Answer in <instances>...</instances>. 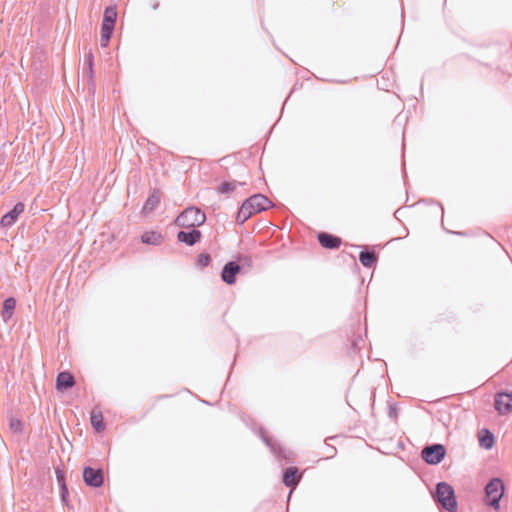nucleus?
I'll list each match as a JSON object with an SVG mask.
<instances>
[{
    "mask_svg": "<svg viewBox=\"0 0 512 512\" xmlns=\"http://www.w3.org/2000/svg\"><path fill=\"white\" fill-rule=\"evenodd\" d=\"M495 409L500 414H507L512 411V391L497 393L495 396Z\"/></svg>",
    "mask_w": 512,
    "mask_h": 512,
    "instance_id": "nucleus-8",
    "label": "nucleus"
},
{
    "mask_svg": "<svg viewBox=\"0 0 512 512\" xmlns=\"http://www.w3.org/2000/svg\"><path fill=\"white\" fill-rule=\"evenodd\" d=\"M433 499L441 509L448 512H457V500L454 489L446 482H439L436 485Z\"/></svg>",
    "mask_w": 512,
    "mask_h": 512,
    "instance_id": "nucleus-2",
    "label": "nucleus"
},
{
    "mask_svg": "<svg viewBox=\"0 0 512 512\" xmlns=\"http://www.w3.org/2000/svg\"><path fill=\"white\" fill-rule=\"evenodd\" d=\"M55 473H56L57 482L59 484L60 491H61V498H62L63 501H66V497L68 495V489H67V486L65 484L64 472L61 471L59 468H57Z\"/></svg>",
    "mask_w": 512,
    "mask_h": 512,
    "instance_id": "nucleus-23",
    "label": "nucleus"
},
{
    "mask_svg": "<svg viewBox=\"0 0 512 512\" xmlns=\"http://www.w3.org/2000/svg\"><path fill=\"white\" fill-rule=\"evenodd\" d=\"M241 271V266L235 262L230 261L226 263L221 272V279L228 285H232L236 282V276Z\"/></svg>",
    "mask_w": 512,
    "mask_h": 512,
    "instance_id": "nucleus-7",
    "label": "nucleus"
},
{
    "mask_svg": "<svg viewBox=\"0 0 512 512\" xmlns=\"http://www.w3.org/2000/svg\"><path fill=\"white\" fill-rule=\"evenodd\" d=\"M91 425L96 432H102L105 429L102 412L98 409H93L90 417Z\"/></svg>",
    "mask_w": 512,
    "mask_h": 512,
    "instance_id": "nucleus-18",
    "label": "nucleus"
},
{
    "mask_svg": "<svg viewBox=\"0 0 512 512\" xmlns=\"http://www.w3.org/2000/svg\"><path fill=\"white\" fill-rule=\"evenodd\" d=\"M24 204L18 202L12 210L4 214L1 218L0 224L2 227L12 226L18 219L19 215L24 211Z\"/></svg>",
    "mask_w": 512,
    "mask_h": 512,
    "instance_id": "nucleus-10",
    "label": "nucleus"
},
{
    "mask_svg": "<svg viewBox=\"0 0 512 512\" xmlns=\"http://www.w3.org/2000/svg\"><path fill=\"white\" fill-rule=\"evenodd\" d=\"M301 479L296 467H288L283 473V483L285 486L295 488Z\"/></svg>",
    "mask_w": 512,
    "mask_h": 512,
    "instance_id": "nucleus-14",
    "label": "nucleus"
},
{
    "mask_svg": "<svg viewBox=\"0 0 512 512\" xmlns=\"http://www.w3.org/2000/svg\"><path fill=\"white\" fill-rule=\"evenodd\" d=\"M353 346H354V347H357V346H358V344H357V342H356V341H354V342H353Z\"/></svg>",
    "mask_w": 512,
    "mask_h": 512,
    "instance_id": "nucleus-29",
    "label": "nucleus"
},
{
    "mask_svg": "<svg viewBox=\"0 0 512 512\" xmlns=\"http://www.w3.org/2000/svg\"><path fill=\"white\" fill-rule=\"evenodd\" d=\"M94 57L92 51L89 50L84 56V64L82 69L83 77L88 78V83L94 85V71H93Z\"/></svg>",
    "mask_w": 512,
    "mask_h": 512,
    "instance_id": "nucleus-12",
    "label": "nucleus"
},
{
    "mask_svg": "<svg viewBox=\"0 0 512 512\" xmlns=\"http://www.w3.org/2000/svg\"><path fill=\"white\" fill-rule=\"evenodd\" d=\"M83 479L88 486L100 487L104 481L103 472L101 469L85 467L83 470Z\"/></svg>",
    "mask_w": 512,
    "mask_h": 512,
    "instance_id": "nucleus-6",
    "label": "nucleus"
},
{
    "mask_svg": "<svg viewBox=\"0 0 512 512\" xmlns=\"http://www.w3.org/2000/svg\"><path fill=\"white\" fill-rule=\"evenodd\" d=\"M201 232L195 228L190 231H179L177 234V239L180 242L185 243L186 245L192 246L200 241Z\"/></svg>",
    "mask_w": 512,
    "mask_h": 512,
    "instance_id": "nucleus-11",
    "label": "nucleus"
},
{
    "mask_svg": "<svg viewBox=\"0 0 512 512\" xmlns=\"http://www.w3.org/2000/svg\"><path fill=\"white\" fill-rule=\"evenodd\" d=\"M504 484L500 478H493L485 486V502L494 509H499V502L504 494Z\"/></svg>",
    "mask_w": 512,
    "mask_h": 512,
    "instance_id": "nucleus-4",
    "label": "nucleus"
},
{
    "mask_svg": "<svg viewBox=\"0 0 512 512\" xmlns=\"http://www.w3.org/2000/svg\"><path fill=\"white\" fill-rule=\"evenodd\" d=\"M75 384L74 377L69 372H60L56 379V388L58 390H67Z\"/></svg>",
    "mask_w": 512,
    "mask_h": 512,
    "instance_id": "nucleus-15",
    "label": "nucleus"
},
{
    "mask_svg": "<svg viewBox=\"0 0 512 512\" xmlns=\"http://www.w3.org/2000/svg\"><path fill=\"white\" fill-rule=\"evenodd\" d=\"M261 438L265 444L270 448L271 452L277 457L286 460H290V451L280 446L275 440L267 436L263 431L261 432Z\"/></svg>",
    "mask_w": 512,
    "mask_h": 512,
    "instance_id": "nucleus-9",
    "label": "nucleus"
},
{
    "mask_svg": "<svg viewBox=\"0 0 512 512\" xmlns=\"http://www.w3.org/2000/svg\"><path fill=\"white\" fill-rule=\"evenodd\" d=\"M206 221L205 213L197 207H188L180 213L175 223L183 228H195L202 225Z\"/></svg>",
    "mask_w": 512,
    "mask_h": 512,
    "instance_id": "nucleus-3",
    "label": "nucleus"
},
{
    "mask_svg": "<svg viewBox=\"0 0 512 512\" xmlns=\"http://www.w3.org/2000/svg\"><path fill=\"white\" fill-rule=\"evenodd\" d=\"M159 203H160V197L158 195V192L154 191L152 194L149 195V197L145 201L142 212L144 214L151 213L153 210L156 209V207L159 205Z\"/></svg>",
    "mask_w": 512,
    "mask_h": 512,
    "instance_id": "nucleus-19",
    "label": "nucleus"
},
{
    "mask_svg": "<svg viewBox=\"0 0 512 512\" xmlns=\"http://www.w3.org/2000/svg\"><path fill=\"white\" fill-rule=\"evenodd\" d=\"M271 205V201L263 194H255L246 199L241 205L237 215L236 221L239 224L246 222L252 215L260 213Z\"/></svg>",
    "mask_w": 512,
    "mask_h": 512,
    "instance_id": "nucleus-1",
    "label": "nucleus"
},
{
    "mask_svg": "<svg viewBox=\"0 0 512 512\" xmlns=\"http://www.w3.org/2000/svg\"><path fill=\"white\" fill-rule=\"evenodd\" d=\"M481 447L490 449L494 444V436L489 430H485V435H481L479 438Z\"/></svg>",
    "mask_w": 512,
    "mask_h": 512,
    "instance_id": "nucleus-24",
    "label": "nucleus"
},
{
    "mask_svg": "<svg viewBox=\"0 0 512 512\" xmlns=\"http://www.w3.org/2000/svg\"><path fill=\"white\" fill-rule=\"evenodd\" d=\"M318 241L324 248L336 249L341 244V239L332 234L321 232L318 234Z\"/></svg>",
    "mask_w": 512,
    "mask_h": 512,
    "instance_id": "nucleus-13",
    "label": "nucleus"
},
{
    "mask_svg": "<svg viewBox=\"0 0 512 512\" xmlns=\"http://www.w3.org/2000/svg\"><path fill=\"white\" fill-rule=\"evenodd\" d=\"M389 417L390 418H396L397 417V410L395 407H390L389 409Z\"/></svg>",
    "mask_w": 512,
    "mask_h": 512,
    "instance_id": "nucleus-27",
    "label": "nucleus"
},
{
    "mask_svg": "<svg viewBox=\"0 0 512 512\" xmlns=\"http://www.w3.org/2000/svg\"><path fill=\"white\" fill-rule=\"evenodd\" d=\"M114 26L108 24H101V47H106L112 37Z\"/></svg>",
    "mask_w": 512,
    "mask_h": 512,
    "instance_id": "nucleus-21",
    "label": "nucleus"
},
{
    "mask_svg": "<svg viewBox=\"0 0 512 512\" xmlns=\"http://www.w3.org/2000/svg\"><path fill=\"white\" fill-rule=\"evenodd\" d=\"M20 425H21V423H20V421H18V420H17L15 423H14V422H11V427H12L13 429H17V428H18V426H20Z\"/></svg>",
    "mask_w": 512,
    "mask_h": 512,
    "instance_id": "nucleus-28",
    "label": "nucleus"
},
{
    "mask_svg": "<svg viewBox=\"0 0 512 512\" xmlns=\"http://www.w3.org/2000/svg\"><path fill=\"white\" fill-rule=\"evenodd\" d=\"M15 307L16 300L13 297H9L4 300L1 310V317L5 323H7L12 318Z\"/></svg>",
    "mask_w": 512,
    "mask_h": 512,
    "instance_id": "nucleus-16",
    "label": "nucleus"
},
{
    "mask_svg": "<svg viewBox=\"0 0 512 512\" xmlns=\"http://www.w3.org/2000/svg\"><path fill=\"white\" fill-rule=\"evenodd\" d=\"M360 263L367 268H370L377 261V255L374 251L363 250L359 254Z\"/></svg>",
    "mask_w": 512,
    "mask_h": 512,
    "instance_id": "nucleus-20",
    "label": "nucleus"
},
{
    "mask_svg": "<svg viewBox=\"0 0 512 512\" xmlns=\"http://www.w3.org/2000/svg\"><path fill=\"white\" fill-rule=\"evenodd\" d=\"M236 182H223L219 187V192L222 194H227L235 190Z\"/></svg>",
    "mask_w": 512,
    "mask_h": 512,
    "instance_id": "nucleus-25",
    "label": "nucleus"
},
{
    "mask_svg": "<svg viewBox=\"0 0 512 512\" xmlns=\"http://www.w3.org/2000/svg\"><path fill=\"white\" fill-rule=\"evenodd\" d=\"M117 19V9L115 6H109L105 9L102 23L115 26Z\"/></svg>",
    "mask_w": 512,
    "mask_h": 512,
    "instance_id": "nucleus-22",
    "label": "nucleus"
},
{
    "mask_svg": "<svg viewBox=\"0 0 512 512\" xmlns=\"http://www.w3.org/2000/svg\"><path fill=\"white\" fill-rule=\"evenodd\" d=\"M210 262H211V256L207 253H202L197 258V264L200 267H206L210 264Z\"/></svg>",
    "mask_w": 512,
    "mask_h": 512,
    "instance_id": "nucleus-26",
    "label": "nucleus"
},
{
    "mask_svg": "<svg viewBox=\"0 0 512 512\" xmlns=\"http://www.w3.org/2000/svg\"><path fill=\"white\" fill-rule=\"evenodd\" d=\"M141 241L144 244L158 246L163 241V236L158 231H147L142 234Z\"/></svg>",
    "mask_w": 512,
    "mask_h": 512,
    "instance_id": "nucleus-17",
    "label": "nucleus"
},
{
    "mask_svg": "<svg viewBox=\"0 0 512 512\" xmlns=\"http://www.w3.org/2000/svg\"><path fill=\"white\" fill-rule=\"evenodd\" d=\"M446 450L441 444H432L423 448L421 456L430 465L439 464L445 457Z\"/></svg>",
    "mask_w": 512,
    "mask_h": 512,
    "instance_id": "nucleus-5",
    "label": "nucleus"
}]
</instances>
